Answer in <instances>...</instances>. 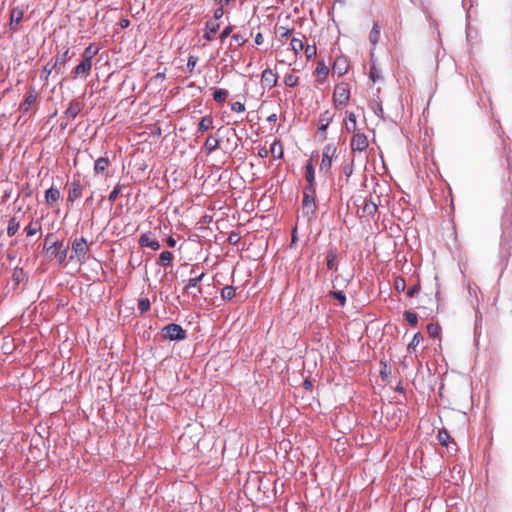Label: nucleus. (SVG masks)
I'll list each match as a JSON object with an SVG mask.
<instances>
[{"instance_id":"obj_19","label":"nucleus","mask_w":512,"mask_h":512,"mask_svg":"<svg viewBox=\"0 0 512 512\" xmlns=\"http://www.w3.org/2000/svg\"><path fill=\"white\" fill-rule=\"evenodd\" d=\"M109 166V160L104 157H100L95 161L94 172L96 174L104 172Z\"/></svg>"},{"instance_id":"obj_18","label":"nucleus","mask_w":512,"mask_h":512,"mask_svg":"<svg viewBox=\"0 0 512 512\" xmlns=\"http://www.w3.org/2000/svg\"><path fill=\"white\" fill-rule=\"evenodd\" d=\"M68 53H69V50L67 49L62 55H57L55 57L53 65H55V67L57 69V74L61 73V70L66 63Z\"/></svg>"},{"instance_id":"obj_17","label":"nucleus","mask_w":512,"mask_h":512,"mask_svg":"<svg viewBox=\"0 0 512 512\" xmlns=\"http://www.w3.org/2000/svg\"><path fill=\"white\" fill-rule=\"evenodd\" d=\"M47 203H53L60 199V191L55 187H50L45 193Z\"/></svg>"},{"instance_id":"obj_60","label":"nucleus","mask_w":512,"mask_h":512,"mask_svg":"<svg viewBox=\"0 0 512 512\" xmlns=\"http://www.w3.org/2000/svg\"><path fill=\"white\" fill-rule=\"evenodd\" d=\"M175 244H176V241L172 237L168 238V245L170 247H174Z\"/></svg>"},{"instance_id":"obj_46","label":"nucleus","mask_w":512,"mask_h":512,"mask_svg":"<svg viewBox=\"0 0 512 512\" xmlns=\"http://www.w3.org/2000/svg\"><path fill=\"white\" fill-rule=\"evenodd\" d=\"M232 41L235 42L238 46H241L246 42V39L241 34H234L232 36Z\"/></svg>"},{"instance_id":"obj_6","label":"nucleus","mask_w":512,"mask_h":512,"mask_svg":"<svg viewBox=\"0 0 512 512\" xmlns=\"http://www.w3.org/2000/svg\"><path fill=\"white\" fill-rule=\"evenodd\" d=\"M349 96L350 91L346 85L341 84L336 86L333 94V99L336 105H345L349 100Z\"/></svg>"},{"instance_id":"obj_33","label":"nucleus","mask_w":512,"mask_h":512,"mask_svg":"<svg viewBox=\"0 0 512 512\" xmlns=\"http://www.w3.org/2000/svg\"><path fill=\"white\" fill-rule=\"evenodd\" d=\"M377 211V205L374 202H366L363 206V212L367 215H373Z\"/></svg>"},{"instance_id":"obj_3","label":"nucleus","mask_w":512,"mask_h":512,"mask_svg":"<svg viewBox=\"0 0 512 512\" xmlns=\"http://www.w3.org/2000/svg\"><path fill=\"white\" fill-rule=\"evenodd\" d=\"M204 273H201L199 276H195L193 278H190L185 286L184 291L192 296V298H197L202 294V288L200 287L199 283L204 277Z\"/></svg>"},{"instance_id":"obj_63","label":"nucleus","mask_w":512,"mask_h":512,"mask_svg":"<svg viewBox=\"0 0 512 512\" xmlns=\"http://www.w3.org/2000/svg\"><path fill=\"white\" fill-rule=\"evenodd\" d=\"M304 385H305V387H306V388H308V387H310V382H308V381L306 380V381H305V383H304Z\"/></svg>"},{"instance_id":"obj_36","label":"nucleus","mask_w":512,"mask_h":512,"mask_svg":"<svg viewBox=\"0 0 512 512\" xmlns=\"http://www.w3.org/2000/svg\"><path fill=\"white\" fill-rule=\"evenodd\" d=\"M370 78L373 82H376L381 78V70L377 68L374 64L370 68Z\"/></svg>"},{"instance_id":"obj_22","label":"nucleus","mask_w":512,"mask_h":512,"mask_svg":"<svg viewBox=\"0 0 512 512\" xmlns=\"http://www.w3.org/2000/svg\"><path fill=\"white\" fill-rule=\"evenodd\" d=\"M316 75L320 81L324 80L326 76L328 75L329 69L325 65L324 62H318L317 68H316Z\"/></svg>"},{"instance_id":"obj_21","label":"nucleus","mask_w":512,"mask_h":512,"mask_svg":"<svg viewBox=\"0 0 512 512\" xmlns=\"http://www.w3.org/2000/svg\"><path fill=\"white\" fill-rule=\"evenodd\" d=\"M213 120L209 116H205L198 124V131L205 132L212 128Z\"/></svg>"},{"instance_id":"obj_43","label":"nucleus","mask_w":512,"mask_h":512,"mask_svg":"<svg viewBox=\"0 0 512 512\" xmlns=\"http://www.w3.org/2000/svg\"><path fill=\"white\" fill-rule=\"evenodd\" d=\"M427 330L432 337H437L439 335V327L434 324H429L427 326Z\"/></svg>"},{"instance_id":"obj_14","label":"nucleus","mask_w":512,"mask_h":512,"mask_svg":"<svg viewBox=\"0 0 512 512\" xmlns=\"http://www.w3.org/2000/svg\"><path fill=\"white\" fill-rule=\"evenodd\" d=\"M345 128L349 133H356L357 130V120L356 115L353 112H349L347 116V121L345 123Z\"/></svg>"},{"instance_id":"obj_37","label":"nucleus","mask_w":512,"mask_h":512,"mask_svg":"<svg viewBox=\"0 0 512 512\" xmlns=\"http://www.w3.org/2000/svg\"><path fill=\"white\" fill-rule=\"evenodd\" d=\"M438 440L439 442L444 445V446H447L448 445V442H449V439H450V436L448 434L447 431L445 430H441L438 432Z\"/></svg>"},{"instance_id":"obj_30","label":"nucleus","mask_w":512,"mask_h":512,"mask_svg":"<svg viewBox=\"0 0 512 512\" xmlns=\"http://www.w3.org/2000/svg\"><path fill=\"white\" fill-rule=\"evenodd\" d=\"M303 50L308 60L314 58L317 54V48L315 45L304 46Z\"/></svg>"},{"instance_id":"obj_41","label":"nucleus","mask_w":512,"mask_h":512,"mask_svg":"<svg viewBox=\"0 0 512 512\" xmlns=\"http://www.w3.org/2000/svg\"><path fill=\"white\" fill-rule=\"evenodd\" d=\"M121 189H122V186L119 184L114 187L113 191L109 195V200L111 202H114L118 198V196L121 192Z\"/></svg>"},{"instance_id":"obj_55","label":"nucleus","mask_w":512,"mask_h":512,"mask_svg":"<svg viewBox=\"0 0 512 512\" xmlns=\"http://www.w3.org/2000/svg\"><path fill=\"white\" fill-rule=\"evenodd\" d=\"M96 52L97 50H92V47L89 46L85 49L83 57H88L92 61V57Z\"/></svg>"},{"instance_id":"obj_12","label":"nucleus","mask_w":512,"mask_h":512,"mask_svg":"<svg viewBox=\"0 0 512 512\" xmlns=\"http://www.w3.org/2000/svg\"><path fill=\"white\" fill-rule=\"evenodd\" d=\"M92 61L88 57H83L82 61L75 67V75H86L90 72Z\"/></svg>"},{"instance_id":"obj_16","label":"nucleus","mask_w":512,"mask_h":512,"mask_svg":"<svg viewBox=\"0 0 512 512\" xmlns=\"http://www.w3.org/2000/svg\"><path fill=\"white\" fill-rule=\"evenodd\" d=\"M82 110V105L78 101H72L66 110V115L70 118H75Z\"/></svg>"},{"instance_id":"obj_44","label":"nucleus","mask_w":512,"mask_h":512,"mask_svg":"<svg viewBox=\"0 0 512 512\" xmlns=\"http://www.w3.org/2000/svg\"><path fill=\"white\" fill-rule=\"evenodd\" d=\"M231 109L235 112L241 113L245 111V106L243 103L237 101L231 104Z\"/></svg>"},{"instance_id":"obj_32","label":"nucleus","mask_w":512,"mask_h":512,"mask_svg":"<svg viewBox=\"0 0 512 512\" xmlns=\"http://www.w3.org/2000/svg\"><path fill=\"white\" fill-rule=\"evenodd\" d=\"M422 340V335L420 333H416L412 340L409 342L408 344V350L411 351V350H415L416 347L420 344Z\"/></svg>"},{"instance_id":"obj_39","label":"nucleus","mask_w":512,"mask_h":512,"mask_svg":"<svg viewBox=\"0 0 512 512\" xmlns=\"http://www.w3.org/2000/svg\"><path fill=\"white\" fill-rule=\"evenodd\" d=\"M330 295L337 299L341 306H344L346 303V297L341 291H333L330 292Z\"/></svg>"},{"instance_id":"obj_1","label":"nucleus","mask_w":512,"mask_h":512,"mask_svg":"<svg viewBox=\"0 0 512 512\" xmlns=\"http://www.w3.org/2000/svg\"><path fill=\"white\" fill-rule=\"evenodd\" d=\"M162 335L165 339L171 341H180L186 338L185 330L178 324H168L162 329Z\"/></svg>"},{"instance_id":"obj_53","label":"nucleus","mask_w":512,"mask_h":512,"mask_svg":"<svg viewBox=\"0 0 512 512\" xmlns=\"http://www.w3.org/2000/svg\"><path fill=\"white\" fill-rule=\"evenodd\" d=\"M395 287L399 291H403L405 289V281L402 278H398L395 281Z\"/></svg>"},{"instance_id":"obj_42","label":"nucleus","mask_w":512,"mask_h":512,"mask_svg":"<svg viewBox=\"0 0 512 512\" xmlns=\"http://www.w3.org/2000/svg\"><path fill=\"white\" fill-rule=\"evenodd\" d=\"M405 318L406 320L408 321L409 324L411 325H416L417 324V321H418V318H417V315L413 312H405Z\"/></svg>"},{"instance_id":"obj_23","label":"nucleus","mask_w":512,"mask_h":512,"mask_svg":"<svg viewBox=\"0 0 512 512\" xmlns=\"http://www.w3.org/2000/svg\"><path fill=\"white\" fill-rule=\"evenodd\" d=\"M174 256L170 251H163L159 256V264L168 266L172 263Z\"/></svg>"},{"instance_id":"obj_35","label":"nucleus","mask_w":512,"mask_h":512,"mask_svg":"<svg viewBox=\"0 0 512 512\" xmlns=\"http://www.w3.org/2000/svg\"><path fill=\"white\" fill-rule=\"evenodd\" d=\"M276 34L280 40H283L284 38H288L292 34V31L281 26L276 30Z\"/></svg>"},{"instance_id":"obj_25","label":"nucleus","mask_w":512,"mask_h":512,"mask_svg":"<svg viewBox=\"0 0 512 512\" xmlns=\"http://www.w3.org/2000/svg\"><path fill=\"white\" fill-rule=\"evenodd\" d=\"M228 96V91L224 89H215L213 93V98L217 102H224Z\"/></svg>"},{"instance_id":"obj_20","label":"nucleus","mask_w":512,"mask_h":512,"mask_svg":"<svg viewBox=\"0 0 512 512\" xmlns=\"http://www.w3.org/2000/svg\"><path fill=\"white\" fill-rule=\"evenodd\" d=\"M220 140L215 136H209L204 144V147L209 151L212 152L216 150L219 147Z\"/></svg>"},{"instance_id":"obj_38","label":"nucleus","mask_w":512,"mask_h":512,"mask_svg":"<svg viewBox=\"0 0 512 512\" xmlns=\"http://www.w3.org/2000/svg\"><path fill=\"white\" fill-rule=\"evenodd\" d=\"M284 83L289 86V87H293L295 85H297L298 83V77H296L295 75L293 74H288L284 77Z\"/></svg>"},{"instance_id":"obj_61","label":"nucleus","mask_w":512,"mask_h":512,"mask_svg":"<svg viewBox=\"0 0 512 512\" xmlns=\"http://www.w3.org/2000/svg\"><path fill=\"white\" fill-rule=\"evenodd\" d=\"M276 119H277L276 114H272V115H270V116L268 117V120H269V121H276Z\"/></svg>"},{"instance_id":"obj_27","label":"nucleus","mask_w":512,"mask_h":512,"mask_svg":"<svg viewBox=\"0 0 512 512\" xmlns=\"http://www.w3.org/2000/svg\"><path fill=\"white\" fill-rule=\"evenodd\" d=\"M235 288L233 286H226L221 291V296L225 300H231L235 296Z\"/></svg>"},{"instance_id":"obj_11","label":"nucleus","mask_w":512,"mask_h":512,"mask_svg":"<svg viewBox=\"0 0 512 512\" xmlns=\"http://www.w3.org/2000/svg\"><path fill=\"white\" fill-rule=\"evenodd\" d=\"M82 195V186L79 182H72L69 187L68 202H74L76 199L80 198Z\"/></svg>"},{"instance_id":"obj_34","label":"nucleus","mask_w":512,"mask_h":512,"mask_svg":"<svg viewBox=\"0 0 512 512\" xmlns=\"http://www.w3.org/2000/svg\"><path fill=\"white\" fill-rule=\"evenodd\" d=\"M19 229V223L15 219H11L7 228V233L9 236H13Z\"/></svg>"},{"instance_id":"obj_56","label":"nucleus","mask_w":512,"mask_h":512,"mask_svg":"<svg viewBox=\"0 0 512 512\" xmlns=\"http://www.w3.org/2000/svg\"><path fill=\"white\" fill-rule=\"evenodd\" d=\"M263 40H264L263 35L261 33H257L255 36V43L257 45H260L263 43Z\"/></svg>"},{"instance_id":"obj_62","label":"nucleus","mask_w":512,"mask_h":512,"mask_svg":"<svg viewBox=\"0 0 512 512\" xmlns=\"http://www.w3.org/2000/svg\"><path fill=\"white\" fill-rule=\"evenodd\" d=\"M128 24H129V21H128V20H124V21L122 22V26H123V27H127V26H128Z\"/></svg>"},{"instance_id":"obj_4","label":"nucleus","mask_w":512,"mask_h":512,"mask_svg":"<svg viewBox=\"0 0 512 512\" xmlns=\"http://www.w3.org/2000/svg\"><path fill=\"white\" fill-rule=\"evenodd\" d=\"M369 145L368 138L364 133H355L351 139L352 152H362L367 149Z\"/></svg>"},{"instance_id":"obj_59","label":"nucleus","mask_w":512,"mask_h":512,"mask_svg":"<svg viewBox=\"0 0 512 512\" xmlns=\"http://www.w3.org/2000/svg\"><path fill=\"white\" fill-rule=\"evenodd\" d=\"M211 34H212V33H211V32H209V31L207 30V32H206V33H205V35H204V38H205L206 40H208V41H211V40L213 39V38H212V36H211Z\"/></svg>"},{"instance_id":"obj_10","label":"nucleus","mask_w":512,"mask_h":512,"mask_svg":"<svg viewBox=\"0 0 512 512\" xmlns=\"http://www.w3.org/2000/svg\"><path fill=\"white\" fill-rule=\"evenodd\" d=\"M139 243L141 246L149 247L153 250H158L160 248L159 242L151 233L143 234L139 239Z\"/></svg>"},{"instance_id":"obj_2","label":"nucleus","mask_w":512,"mask_h":512,"mask_svg":"<svg viewBox=\"0 0 512 512\" xmlns=\"http://www.w3.org/2000/svg\"><path fill=\"white\" fill-rule=\"evenodd\" d=\"M336 147L332 144H328L324 147L322 152V161L320 164V171L328 173L332 166V159L336 153Z\"/></svg>"},{"instance_id":"obj_13","label":"nucleus","mask_w":512,"mask_h":512,"mask_svg":"<svg viewBox=\"0 0 512 512\" xmlns=\"http://www.w3.org/2000/svg\"><path fill=\"white\" fill-rule=\"evenodd\" d=\"M332 120V115L329 111L323 112L319 117V130L325 133L327 127Z\"/></svg>"},{"instance_id":"obj_52","label":"nucleus","mask_w":512,"mask_h":512,"mask_svg":"<svg viewBox=\"0 0 512 512\" xmlns=\"http://www.w3.org/2000/svg\"><path fill=\"white\" fill-rule=\"evenodd\" d=\"M38 231H39V227H36L33 225H29L26 227V232H27L28 236H33V235L37 234Z\"/></svg>"},{"instance_id":"obj_24","label":"nucleus","mask_w":512,"mask_h":512,"mask_svg":"<svg viewBox=\"0 0 512 512\" xmlns=\"http://www.w3.org/2000/svg\"><path fill=\"white\" fill-rule=\"evenodd\" d=\"M379 38H380L379 26L377 24H374V26L370 32V35H369V40L373 45H376L379 41Z\"/></svg>"},{"instance_id":"obj_8","label":"nucleus","mask_w":512,"mask_h":512,"mask_svg":"<svg viewBox=\"0 0 512 512\" xmlns=\"http://www.w3.org/2000/svg\"><path fill=\"white\" fill-rule=\"evenodd\" d=\"M49 250H52L51 254L54 255L55 259L60 263H62L67 257V247H63L62 244L57 242L52 243Z\"/></svg>"},{"instance_id":"obj_45","label":"nucleus","mask_w":512,"mask_h":512,"mask_svg":"<svg viewBox=\"0 0 512 512\" xmlns=\"http://www.w3.org/2000/svg\"><path fill=\"white\" fill-rule=\"evenodd\" d=\"M336 260V255L333 252H329L327 256V267L329 269H334V262Z\"/></svg>"},{"instance_id":"obj_15","label":"nucleus","mask_w":512,"mask_h":512,"mask_svg":"<svg viewBox=\"0 0 512 512\" xmlns=\"http://www.w3.org/2000/svg\"><path fill=\"white\" fill-rule=\"evenodd\" d=\"M304 48V43L301 39L299 38H292L291 41H290V49L293 51L294 53V57H293V60L295 61L297 59V56L299 54L300 51H302Z\"/></svg>"},{"instance_id":"obj_28","label":"nucleus","mask_w":512,"mask_h":512,"mask_svg":"<svg viewBox=\"0 0 512 512\" xmlns=\"http://www.w3.org/2000/svg\"><path fill=\"white\" fill-rule=\"evenodd\" d=\"M150 309V300L147 297H141L138 300V310L145 313Z\"/></svg>"},{"instance_id":"obj_7","label":"nucleus","mask_w":512,"mask_h":512,"mask_svg":"<svg viewBox=\"0 0 512 512\" xmlns=\"http://www.w3.org/2000/svg\"><path fill=\"white\" fill-rule=\"evenodd\" d=\"M277 74L271 69H265L261 75V84L264 88L271 89L277 84Z\"/></svg>"},{"instance_id":"obj_57","label":"nucleus","mask_w":512,"mask_h":512,"mask_svg":"<svg viewBox=\"0 0 512 512\" xmlns=\"http://www.w3.org/2000/svg\"><path fill=\"white\" fill-rule=\"evenodd\" d=\"M258 154L260 157H266L268 155V151L265 148H262L259 150Z\"/></svg>"},{"instance_id":"obj_5","label":"nucleus","mask_w":512,"mask_h":512,"mask_svg":"<svg viewBox=\"0 0 512 512\" xmlns=\"http://www.w3.org/2000/svg\"><path fill=\"white\" fill-rule=\"evenodd\" d=\"M88 251V245L86 240L82 237L79 239H75L72 244V253L71 258L76 257L79 261L83 260L86 253Z\"/></svg>"},{"instance_id":"obj_47","label":"nucleus","mask_w":512,"mask_h":512,"mask_svg":"<svg viewBox=\"0 0 512 512\" xmlns=\"http://www.w3.org/2000/svg\"><path fill=\"white\" fill-rule=\"evenodd\" d=\"M303 206L305 208H312L314 206L313 199L308 194L304 195Z\"/></svg>"},{"instance_id":"obj_9","label":"nucleus","mask_w":512,"mask_h":512,"mask_svg":"<svg viewBox=\"0 0 512 512\" xmlns=\"http://www.w3.org/2000/svg\"><path fill=\"white\" fill-rule=\"evenodd\" d=\"M36 100H37V96H36L34 90L29 91L26 94L24 101L19 106L20 112H22L24 114L28 113L30 111L31 107L36 103Z\"/></svg>"},{"instance_id":"obj_49","label":"nucleus","mask_w":512,"mask_h":512,"mask_svg":"<svg viewBox=\"0 0 512 512\" xmlns=\"http://www.w3.org/2000/svg\"><path fill=\"white\" fill-rule=\"evenodd\" d=\"M343 173L345 174L346 177H350L353 173V163L346 164L343 167Z\"/></svg>"},{"instance_id":"obj_40","label":"nucleus","mask_w":512,"mask_h":512,"mask_svg":"<svg viewBox=\"0 0 512 512\" xmlns=\"http://www.w3.org/2000/svg\"><path fill=\"white\" fill-rule=\"evenodd\" d=\"M206 29L211 33H216L217 30L219 29V24L217 23L216 20L208 21L206 24Z\"/></svg>"},{"instance_id":"obj_51","label":"nucleus","mask_w":512,"mask_h":512,"mask_svg":"<svg viewBox=\"0 0 512 512\" xmlns=\"http://www.w3.org/2000/svg\"><path fill=\"white\" fill-rule=\"evenodd\" d=\"M197 62H198V58H197V57H195V56H190V57L188 58L187 67H188L190 70H192V69L196 66Z\"/></svg>"},{"instance_id":"obj_58","label":"nucleus","mask_w":512,"mask_h":512,"mask_svg":"<svg viewBox=\"0 0 512 512\" xmlns=\"http://www.w3.org/2000/svg\"><path fill=\"white\" fill-rule=\"evenodd\" d=\"M417 291H418V288H417L416 286H414V287H412V288H410V289H409V291H408V295H409V296H413V295H414V293H416Z\"/></svg>"},{"instance_id":"obj_48","label":"nucleus","mask_w":512,"mask_h":512,"mask_svg":"<svg viewBox=\"0 0 512 512\" xmlns=\"http://www.w3.org/2000/svg\"><path fill=\"white\" fill-rule=\"evenodd\" d=\"M22 19V12L21 11H12V14H11V21L12 22H16V23H19Z\"/></svg>"},{"instance_id":"obj_31","label":"nucleus","mask_w":512,"mask_h":512,"mask_svg":"<svg viewBox=\"0 0 512 512\" xmlns=\"http://www.w3.org/2000/svg\"><path fill=\"white\" fill-rule=\"evenodd\" d=\"M314 174H315V171H314L313 164H312L311 161H309L307 166H306V179H307V181L309 182L310 185L313 184Z\"/></svg>"},{"instance_id":"obj_26","label":"nucleus","mask_w":512,"mask_h":512,"mask_svg":"<svg viewBox=\"0 0 512 512\" xmlns=\"http://www.w3.org/2000/svg\"><path fill=\"white\" fill-rule=\"evenodd\" d=\"M271 154L274 158H281L283 156V149L280 143L274 142L270 149Z\"/></svg>"},{"instance_id":"obj_29","label":"nucleus","mask_w":512,"mask_h":512,"mask_svg":"<svg viewBox=\"0 0 512 512\" xmlns=\"http://www.w3.org/2000/svg\"><path fill=\"white\" fill-rule=\"evenodd\" d=\"M54 71L57 73L55 65H53V63H47L42 70V77L47 80Z\"/></svg>"},{"instance_id":"obj_50","label":"nucleus","mask_w":512,"mask_h":512,"mask_svg":"<svg viewBox=\"0 0 512 512\" xmlns=\"http://www.w3.org/2000/svg\"><path fill=\"white\" fill-rule=\"evenodd\" d=\"M232 32V27H226L220 34V40L223 42Z\"/></svg>"},{"instance_id":"obj_54","label":"nucleus","mask_w":512,"mask_h":512,"mask_svg":"<svg viewBox=\"0 0 512 512\" xmlns=\"http://www.w3.org/2000/svg\"><path fill=\"white\" fill-rule=\"evenodd\" d=\"M224 15V7L221 5L214 11V18L217 21Z\"/></svg>"}]
</instances>
